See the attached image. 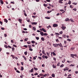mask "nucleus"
Wrapping results in <instances>:
<instances>
[{"mask_svg":"<svg viewBox=\"0 0 78 78\" xmlns=\"http://www.w3.org/2000/svg\"><path fill=\"white\" fill-rule=\"evenodd\" d=\"M34 75H38V73H36L34 74Z\"/></svg>","mask_w":78,"mask_h":78,"instance_id":"nucleus-41","label":"nucleus"},{"mask_svg":"<svg viewBox=\"0 0 78 78\" xmlns=\"http://www.w3.org/2000/svg\"><path fill=\"white\" fill-rule=\"evenodd\" d=\"M24 15L26 16V17H27V14H26V13H24Z\"/></svg>","mask_w":78,"mask_h":78,"instance_id":"nucleus-47","label":"nucleus"},{"mask_svg":"<svg viewBox=\"0 0 78 78\" xmlns=\"http://www.w3.org/2000/svg\"><path fill=\"white\" fill-rule=\"evenodd\" d=\"M4 22H5L6 23H8V20H6V19H4Z\"/></svg>","mask_w":78,"mask_h":78,"instance_id":"nucleus-8","label":"nucleus"},{"mask_svg":"<svg viewBox=\"0 0 78 78\" xmlns=\"http://www.w3.org/2000/svg\"><path fill=\"white\" fill-rule=\"evenodd\" d=\"M60 64V63L58 62L57 64V66H59V65Z\"/></svg>","mask_w":78,"mask_h":78,"instance_id":"nucleus-52","label":"nucleus"},{"mask_svg":"<svg viewBox=\"0 0 78 78\" xmlns=\"http://www.w3.org/2000/svg\"><path fill=\"white\" fill-rule=\"evenodd\" d=\"M21 70H22V71L23 70V67H21Z\"/></svg>","mask_w":78,"mask_h":78,"instance_id":"nucleus-43","label":"nucleus"},{"mask_svg":"<svg viewBox=\"0 0 78 78\" xmlns=\"http://www.w3.org/2000/svg\"><path fill=\"white\" fill-rule=\"evenodd\" d=\"M52 77H53V78H54L55 77V74H54V73L52 74Z\"/></svg>","mask_w":78,"mask_h":78,"instance_id":"nucleus-17","label":"nucleus"},{"mask_svg":"<svg viewBox=\"0 0 78 78\" xmlns=\"http://www.w3.org/2000/svg\"><path fill=\"white\" fill-rule=\"evenodd\" d=\"M33 71H34V69L32 68V69H31L30 71L29 72H30L31 73H32V72H33Z\"/></svg>","mask_w":78,"mask_h":78,"instance_id":"nucleus-9","label":"nucleus"},{"mask_svg":"<svg viewBox=\"0 0 78 78\" xmlns=\"http://www.w3.org/2000/svg\"><path fill=\"white\" fill-rule=\"evenodd\" d=\"M71 56H75V57H77V55L76 54H71Z\"/></svg>","mask_w":78,"mask_h":78,"instance_id":"nucleus-1","label":"nucleus"},{"mask_svg":"<svg viewBox=\"0 0 78 78\" xmlns=\"http://www.w3.org/2000/svg\"><path fill=\"white\" fill-rule=\"evenodd\" d=\"M62 31H61L59 33V34H62Z\"/></svg>","mask_w":78,"mask_h":78,"instance_id":"nucleus-59","label":"nucleus"},{"mask_svg":"<svg viewBox=\"0 0 78 78\" xmlns=\"http://www.w3.org/2000/svg\"><path fill=\"white\" fill-rule=\"evenodd\" d=\"M0 24H1V25H3V22L1 21H0Z\"/></svg>","mask_w":78,"mask_h":78,"instance_id":"nucleus-46","label":"nucleus"},{"mask_svg":"<svg viewBox=\"0 0 78 78\" xmlns=\"http://www.w3.org/2000/svg\"><path fill=\"white\" fill-rule=\"evenodd\" d=\"M48 35V34L46 33H44V36H47Z\"/></svg>","mask_w":78,"mask_h":78,"instance_id":"nucleus-31","label":"nucleus"},{"mask_svg":"<svg viewBox=\"0 0 78 78\" xmlns=\"http://www.w3.org/2000/svg\"><path fill=\"white\" fill-rule=\"evenodd\" d=\"M10 3H11L12 4H14V2H10Z\"/></svg>","mask_w":78,"mask_h":78,"instance_id":"nucleus-64","label":"nucleus"},{"mask_svg":"<svg viewBox=\"0 0 78 78\" xmlns=\"http://www.w3.org/2000/svg\"><path fill=\"white\" fill-rule=\"evenodd\" d=\"M42 53L43 54H44L45 53V51L44 50L42 51Z\"/></svg>","mask_w":78,"mask_h":78,"instance_id":"nucleus-57","label":"nucleus"},{"mask_svg":"<svg viewBox=\"0 0 78 78\" xmlns=\"http://www.w3.org/2000/svg\"><path fill=\"white\" fill-rule=\"evenodd\" d=\"M1 29L2 30H5V28L3 27H2L1 28Z\"/></svg>","mask_w":78,"mask_h":78,"instance_id":"nucleus-53","label":"nucleus"},{"mask_svg":"<svg viewBox=\"0 0 78 78\" xmlns=\"http://www.w3.org/2000/svg\"><path fill=\"white\" fill-rule=\"evenodd\" d=\"M62 29V30H64L65 29H66V27H65L62 26L61 27Z\"/></svg>","mask_w":78,"mask_h":78,"instance_id":"nucleus-7","label":"nucleus"},{"mask_svg":"<svg viewBox=\"0 0 78 78\" xmlns=\"http://www.w3.org/2000/svg\"><path fill=\"white\" fill-rule=\"evenodd\" d=\"M73 10L75 11H76V8L73 9Z\"/></svg>","mask_w":78,"mask_h":78,"instance_id":"nucleus-45","label":"nucleus"},{"mask_svg":"<svg viewBox=\"0 0 78 78\" xmlns=\"http://www.w3.org/2000/svg\"><path fill=\"white\" fill-rule=\"evenodd\" d=\"M52 66L53 67V68H54L55 69V68H56V66H55L54 65H53Z\"/></svg>","mask_w":78,"mask_h":78,"instance_id":"nucleus-44","label":"nucleus"},{"mask_svg":"<svg viewBox=\"0 0 78 78\" xmlns=\"http://www.w3.org/2000/svg\"><path fill=\"white\" fill-rule=\"evenodd\" d=\"M69 20V18H67L65 20V21L66 22H67Z\"/></svg>","mask_w":78,"mask_h":78,"instance_id":"nucleus-16","label":"nucleus"},{"mask_svg":"<svg viewBox=\"0 0 78 78\" xmlns=\"http://www.w3.org/2000/svg\"><path fill=\"white\" fill-rule=\"evenodd\" d=\"M65 61H66V59L64 58L63 59V60L62 61V63H64V62H65Z\"/></svg>","mask_w":78,"mask_h":78,"instance_id":"nucleus-22","label":"nucleus"},{"mask_svg":"<svg viewBox=\"0 0 78 78\" xmlns=\"http://www.w3.org/2000/svg\"><path fill=\"white\" fill-rule=\"evenodd\" d=\"M71 3H72V2H71V1H69L68 4H69V5H70V4H71Z\"/></svg>","mask_w":78,"mask_h":78,"instance_id":"nucleus-26","label":"nucleus"},{"mask_svg":"<svg viewBox=\"0 0 78 78\" xmlns=\"http://www.w3.org/2000/svg\"><path fill=\"white\" fill-rule=\"evenodd\" d=\"M47 74H46L43 75V76H44V77H45L46 76H47Z\"/></svg>","mask_w":78,"mask_h":78,"instance_id":"nucleus-60","label":"nucleus"},{"mask_svg":"<svg viewBox=\"0 0 78 78\" xmlns=\"http://www.w3.org/2000/svg\"><path fill=\"white\" fill-rule=\"evenodd\" d=\"M4 47H5V48H8V46H7V45H4Z\"/></svg>","mask_w":78,"mask_h":78,"instance_id":"nucleus-21","label":"nucleus"},{"mask_svg":"<svg viewBox=\"0 0 78 78\" xmlns=\"http://www.w3.org/2000/svg\"><path fill=\"white\" fill-rule=\"evenodd\" d=\"M63 36L64 38H65L66 37V35L65 34H64L63 35Z\"/></svg>","mask_w":78,"mask_h":78,"instance_id":"nucleus-48","label":"nucleus"},{"mask_svg":"<svg viewBox=\"0 0 78 78\" xmlns=\"http://www.w3.org/2000/svg\"><path fill=\"white\" fill-rule=\"evenodd\" d=\"M53 46L55 47H57V46H58V44H53Z\"/></svg>","mask_w":78,"mask_h":78,"instance_id":"nucleus-4","label":"nucleus"},{"mask_svg":"<svg viewBox=\"0 0 78 78\" xmlns=\"http://www.w3.org/2000/svg\"><path fill=\"white\" fill-rule=\"evenodd\" d=\"M8 48H12V47L9 45L8 46Z\"/></svg>","mask_w":78,"mask_h":78,"instance_id":"nucleus-54","label":"nucleus"},{"mask_svg":"<svg viewBox=\"0 0 78 78\" xmlns=\"http://www.w3.org/2000/svg\"><path fill=\"white\" fill-rule=\"evenodd\" d=\"M11 43H14V41L12 40H11Z\"/></svg>","mask_w":78,"mask_h":78,"instance_id":"nucleus-63","label":"nucleus"},{"mask_svg":"<svg viewBox=\"0 0 78 78\" xmlns=\"http://www.w3.org/2000/svg\"><path fill=\"white\" fill-rule=\"evenodd\" d=\"M44 75H43L42 74L40 73L39 74V76H43Z\"/></svg>","mask_w":78,"mask_h":78,"instance_id":"nucleus-35","label":"nucleus"},{"mask_svg":"<svg viewBox=\"0 0 78 78\" xmlns=\"http://www.w3.org/2000/svg\"><path fill=\"white\" fill-rule=\"evenodd\" d=\"M27 44H31V42H27Z\"/></svg>","mask_w":78,"mask_h":78,"instance_id":"nucleus-39","label":"nucleus"},{"mask_svg":"<svg viewBox=\"0 0 78 78\" xmlns=\"http://www.w3.org/2000/svg\"><path fill=\"white\" fill-rule=\"evenodd\" d=\"M40 34H41V36H44V33L42 32H40Z\"/></svg>","mask_w":78,"mask_h":78,"instance_id":"nucleus-10","label":"nucleus"},{"mask_svg":"<svg viewBox=\"0 0 78 78\" xmlns=\"http://www.w3.org/2000/svg\"><path fill=\"white\" fill-rule=\"evenodd\" d=\"M70 20L71 22H74V21H73V19H70Z\"/></svg>","mask_w":78,"mask_h":78,"instance_id":"nucleus-27","label":"nucleus"},{"mask_svg":"<svg viewBox=\"0 0 78 78\" xmlns=\"http://www.w3.org/2000/svg\"><path fill=\"white\" fill-rule=\"evenodd\" d=\"M18 20L19 22H21V21H22V20L21 19H19Z\"/></svg>","mask_w":78,"mask_h":78,"instance_id":"nucleus-42","label":"nucleus"},{"mask_svg":"<svg viewBox=\"0 0 78 78\" xmlns=\"http://www.w3.org/2000/svg\"><path fill=\"white\" fill-rule=\"evenodd\" d=\"M27 53H28V52H27V51H25L24 52V54L25 55H27Z\"/></svg>","mask_w":78,"mask_h":78,"instance_id":"nucleus-28","label":"nucleus"},{"mask_svg":"<svg viewBox=\"0 0 78 78\" xmlns=\"http://www.w3.org/2000/svg\"><path fill=\"white\" fill-rule=\"evenodd\" d=\"M33 30H34V31H36V28H35V27H33Z\"/></svg>","mask_w":78,"mask_h":78,"instance_id":"nucleus-25","label":"nucleus"},{"mask_svg":"<svg viewBox=\"0 0 78 78\" xmlns=\"http://www.w3.org/2000/svg\"><path fill=\"white\" fill-rule=\"evenodd\" d=\"M43 6H45V7H47V6H48V5L47 4H43Z\"/></svg>","mask_w":78,"mask_h":78,"instance_id":"nucleus-23","label":"nucleus"},{"mask_svg":"<svg viewBox=\"0 0 78 78\" xmlns=\"http://www.w3.org/2000/svg\"><path fill=\"white\" fill-rule=\"evenodd\" d=\"M41 40H42V41H45V39L43 37H42L41 38Z\"/></svg>","mask_w":78,"mask_h":78,"instance_id":"nucleus-12","label":"nucleus"},{"mask_svg":"<svg viewBox=\"0 0 78 78\" xmlns=\"http://www.w3.org/2000/svg\"><path fill=\"white\" fill-rule=\"evenodd\" d=\"M23 47H25L26 48H27V47H28V46L27 45H24Z\"/></svg>","mask_w":78,"mask_h":78,"instance_id":"nucleus-50","label":"nucleus"},{"mask_svg":"<svg viewBox=\"0 0 78 78\" xmlns=\"http://www.w3.org/2000/svg\"><path fill=\"white\" fill-rule=\"evenodd\" d=\"M28 46L29 48H31V45H29Z\"/></svg>","mask_w":78,"mask_h":78,"instance_id":"nucleus-19","label":"nucleus"},{"mask_svg":"<svg viewBox=\"0 0 78 78\" xmlns=\"http://www.w3.org/2000/svg\"><path fill=\"white\" fill-rule=\"evenodd\" d=\"M63 2V0H59L58 2L59 3H63V2Z\"/></svg>","mask_w":78,"mask_h":78,"instance_id":"nucleus-2","label":"nucleus"},{"mask_svg":"<svg viewBox=\"0 0 78 78\" xmlns=\"http://www.w3.org/2000/svg\"><path fill=\"white\" fill-rule=\"evenodd\" d=\"M67 41H71V39H69V38H68L67 39Z\"/></svg>","mask_w":78,"mask_h":78,"instance_id":"nucleus-55","label":"nucleus"},{"mask_svg":"<svg viewBox=\"0 0 78 78\" xmlns=\"http://www.w3.org/2000/svg\"><path fill=\"white\" fill-rule=\"evenodd\" d=\"M29 50H30V51H33V49L31 48H30Z\"/></svg>","mask_w":78,"mask_h":78,"instance_id":"nucleus-37","label":"nucleus"},{"mask_svg":"<svg viewBox=\"0 0 78 78\" xmlns=\"http://www.w3.org/2000/svg\"><path fill=\"white\" fill-rule=\"evenodd\" d=\"M38 58L40 59V60H41L42 59V57H38Z\"/></svg>","mask_w":78,"mask_h":78,"instance_id":"nucleus-34","label":"nucleus"},{"mask_svg":"<svg viewBox=\"0 0 78 78\" xmlns=\"http://www.w3.org/2000/svg\"><path fill=\"white\" fill-rule=\"evenodd\" d=\"M45 19H50V17H45Z\"/></svg>","mask_w":78,"mask_h":78,"instance_id":"nucleus-24","label":"nucleus"},{"mask_svg":"<svg viewBox=\"0 0 78 78\" xmlns=\"http://www.w3.org/2000/svg\"><path fill=\"white\" fill-rule=\"evenodd\" d=\"M36 39H37V40H39V37H36Z\"/></svg>","mask_w":78,"mask_h":78,"instance_id":"nucleus-30","label":"nucleus"},{"mask_svg":"<svg viewBox=\"0 0 78 78\" xmlns=\"http://www.w3.org/2000/svg\"><path fill=\"white\" fill-rule=\"evenodd\" d=\"M44 57V58H45V59H47L48 58V56L47 55H45Z\"/></svg>","mask_w":78,"mask_h":78,"instance_id":"nucleus-32","label":"nucleus"},{"mask_svg":"<svg viewBox=\"0 0 78 78\" xmlns=\"http://www.w3.org/2000/svg\"><path fill=\"white\" fill-rule=\"evenodd\" d=\"M73 5H77V3L76 2H73L72 3Z\"/></svg>","mask_w":78,"mask_h":78,"instance_id":"nucleus-20","label":"nucleus"},{"mask_svg":"<svg viewBox=\"0 0 78 78\" xmlns=\"http://www.w3.org/2000/svg\"><path fill=\"white\" fill-rule=\"evenodd\" d=\"M37 23L36 22H34L32 23V25H37Z\"/></svg>","mask_w":78,"mask_h":78,"instance_id":"nucleus-11","label":"nucleus"},{"mask_svg":"<svg viewBox=\"0 0 78 78\" xmlns=\"http://www.w3.org/2000/svg\"><path fill=\"white\" fill-rule=\"evenodd\" d=\"M52 54H53V55H54V56H56V54L55 53V52H52Z\"/></svg>","mask_w":78,"mask_h":78,"instance_id":"nucleus-33","label":"nucleus"},{"mask_svg":"<svg viewBox=\"0 0 78 78\" xmlns=\"http://www.w3.org/2000/svg\"><path fill=\"white\" fill-rule=\"evenodd\" d=\"M55 35H59V34L58 33H55Z\"/></svg>","mask_w":78,"mask_h":78,"instance_id":"nucleus-36","label":"nucleus"},{"mask_svg":"<svg viewBox=\"0 0 78 78\" xmlns=\"http://www.w3.org/2000/svg\"><path fill=\"white\" fill-rule=\"evenodd\" d=\"M64 66V64H62L60 66V67H63Z\"/></svg>","mask_w":78,"mask_h":78,"instance_id":"nucleus-38","label":"nucleus"},{"mask_svg":"<svg viewBox=\"0 0 78 78\" xmlns=\"http://www.w3.org/2000/svg\"><path fill=\"white\" fill-rule=\"evenodd\" d=\"M59 46L60 47H62V44H61V43H60Z\"/></svg>","mask_w":78,"mask_h":78,"instance_id":"nucleus-61","label":"nucleus"},{"mask_svg":"<svg viewBox=\"0 0 78 78\" xmlns=\"http://www.w3.org/2000/svg\"><path fill=\"white\" fill-rule=\"evenodd\" d=\"M11 56H12V58H13V59H14V58H16L15 56H14V55H11Z\"/></svg>","mask_w":78,"mask_h":78,"instance_id":"nucleus-18","label":"nucleus"},{"mask_svg":"<svg viewBox=\"0 0 78 78\" xmlns=\"http://www.w3.org/2000/svg\"><path fill=\"white\" fill-rule=\"evenodd\" d=\"M12 50L13 52L14 51V50H15V48H14V47H12Z\"/></svg>","mask_w":78,"mask_h":78,"instance_id":"nucleus-13","label":"nucleus"},{"mask_svg":"<svg viewBox=\"0 0 78 78\" xmlns=\"http://www.w3.org/2000/svg\"><path fill=\"white\" fill-rule=\"evenodd\" d=\"M27 40H28V38H26L24 39V41H25V42H27Z\"/></svg>","mask_w":78,"mask_h":78,"instance_id":"nucleus-14","label":"nucleus"},{"mask_svg":"<svg viewBox=\"0 0 78 78\" xmlns=\"http://www.w3.org/2000/svg\"><path fill=\"white\" fill-rule=\"evenodd\" d=\"M23 76H24L23 75H22L20 76V78H23Z\"/></svg>","mask_w":78,"mask_h":78,"instance_id":"nucleus-51","label":"nucleus"},{"mask_svg":"<svg viewBox=\"0 0 78 78\" xmlns=\"http://www.w3.org/2000/svg\"><path fill=\"white\" fill-rule=\"evenodd\" d=\"M16 72H17V73H20V71H19L18 70H17Z\"/></svg>","mask_w":78,"mask_h":78,"instance_id":"nucleus-49","label":"nucleus"},{"mask_svg":"<svg viewBox=\"0 0 78 78\" xmlns=\"http://www.w3.org/2000/svg\"><path fill=\"white\" fill-rule=\"evenodd\" d=\"M13 47H17V45H16L15 44H13Z\"/></svg>","mask_w":78,"mask_h":78,"instance_id":"nucleus-56","label":"nucleus"},{"mask_svg":"<svg viewBox=\"0 0 78 78\" xmlns=\"http://www.w3.org/2000/svg\"><path fill=\"white\" fill-rule=\"evenodd\" d=\"M31 42L32 44H34V43H35V41H31Z\"/></svg>","mask_w":78,"mask_h":78,"instance_id":"nucleus-29","label":"nucleus"},{"mask_svg":"<svg viewBox=\"0 0 78 78\" xmlns=\"http://www.w3.org/2000/svg\"><path fill=\"white\" fill-rule=\"evenodd\" d=\"M0 2L1 3V4H2V5H3V3H4L3 2V1H0Z\"/></svg>","mask_w":78,"mask_h":78,"instance_id":"nucleus-40","label":"nucleus"},{"mask_svg":"<svg viewBox=\"0 0 78 78\" xmlns=\"http://www.w3.org/2000/svg\"><path fill=\"white\" fill-rule=\"evenodd\" d=\"M28 22H30V19L28 18H27V20H26Z\"/></svg>","mask_w":78,"mask_h":78,"instance_id":"nucleus-6","label":"nucleus"},{"mask_svg":"<svg viewBox=\"0 0 78 78\" xmlns=\"http://www.w3.org/2000/svg\"><path fill=\"white\" fill-rule=\"evenodd\" d=\"M42 31H44V32L45 33H46V32H47V30H45V29L44 28H42Z\"/></svg>","mask_w":78,"mask_h":78,"instance_id":"nucleus-3","label":"nucleus"},{"mask_svg":"<svg viewBox=\"0 0 78 78\" xmlns=\"http://www.w3.org/2000/svg\"><path fill=\"white\" fill-rule=\"evenodd\" d=\"M53 27H58V24H53Z\"/></svg>","mask_w":78,"mask_h":78,"instance_id":"nucleus-5","label":"nucleus"},{"mask_svg":"<svg viewBox=\"0 0 78 78\" xmlns=\"http://www.w3.org/2000/svg\"><path fill=\"white\" fill-rule=\"evenodd\" d=\"M34 69L35 70V71H37V70H38V69H37L35 67H34Z\"/></svg>","mask_w":78,"mask_h":78,"instance_id":"nucleus-15","label":"nucleus"},{"mask_svg":"<svg viewBox=\"0 0 78 78\" xmlns=\"http://www.w3.org/2000/svg\"><path fill=\"white\" fill-rule=\"evenodd\" d=\"M64 43L65 44H66V43H67V41H64Z\"/></svg>","mask_w":78,"mask_h":78,"instance_id":"nucleus-62","label":"nucleus"},{"mask_svg":"<svg viewBox=\"0 0 78 78\" xmlns=\"http://www.w3.org/2000/svg\"><path fill=\"white\" fill-rule=\"evenodd\" d=\"M75 66V65H72V64H71L70 65V66Z\"/></svg>","mask_w":78,"mask_h":78,"instance_id":"nucleus-58","label":"nucleus"}]
</instances>
